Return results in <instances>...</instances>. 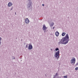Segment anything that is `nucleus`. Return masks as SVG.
<instances>
[{"label":"nucleus","instance_id":"nucleus-1","mask_svg":"<svg viewBox=\"0 0 78 78\" xmlns=\"http://www.w3.org/2000/svg\"><path fill=\"white\" fill-rule=\"evenodd\" d=\"M69 35L67 34L65 37L63 38L62 39H61L59 42H58V44H66L68 43L69 42Z\"/></svg>","mask_w":78,"mask_h":78},{"label":"nucleus","instance_id":"nucleus-5","mask_svg":"<svg viewBox=\"0 0 78 78\" xmlns=\"http://www.w3.org/2000/svg\"><path fill=\"white\" fill-rule=\"evenodd\" d=\"M47 29V27L45 26V25H44L43 26V30H46Z\"/></svg>","mask_w":78,"mask_h":78},{"label":"nucleus","instance_id":"nucleus-8","mask_svg":"<svg viewBox=\"0 0 78 78\" xmlns=\"http://www.w3.org/2000/svg\"><path fill=\"white\" fill-rule=\"evenodd\" d=\"M55 34L56 36H59V32H55Z\"/></svg>","mask_w":78,"mask_h":78},{"label":"nucleus","instance_id":"nucleus-12","mask_svg":"<svg viewBox=\"0 0 78 78\" xmlns=\"http://www.w3.org/2000/svg\"><path fill=\"white\" fill-rule=\"evenodd\" d=\"M59 50V49L58 48H56V49H55V51H58V50Z\"/></svg>","mask_w":78,"mask_h":78},{"label":"nucleus","instance_id":"nucleus-15","mask_svg":"<svg viewBox=\"0 0 78 78\" xmlns=\"http://www.w3.org/2000/svg\"><path fill=\"white\" fill-rule=\"evenodd\" d=\"M2 40V38L1 37H0V41Z\"/></svg>","mask_w":78,"mask_h":78},{"label":"nucleus","instance_id":"nucleus-19","mask_svg":"<svg viewBox=\"0 0 78 78\" xmlns=\"http://www.w3.org/2000/svg\"><path fill=\"white\" fill-rule=\"evenodd\" d=\"M55 28V27H53V30Z\"/></svg>","mask_w":78,"mask_h":78},{"label":"nucleus","instance_id":"nucleus-3","mask_svg":"<svg viewBox=\"0 0 78 78\" xmlns=\"http://www.w3.org/2000/svg\"><path fill=\"white\" fill-rule=\"evenodd\" d=\"M55 56L56 58H57L58 56V58L59 57V51H58L57 52H56Z\"/></svg>","mask_w":78,"mask_h":78},{"label":"nucleus","instance_id":"nucleus-20","mask_svg":"<svg viewBox=\"0 0 78 78\" xmlns=\"http://www.w3.org/2000/svg\"><path fill=\"white\" fill-rule=\"evenodd\" d=\"M1 41H0V45L1 44Z\"/></svg>","mask_w":78,"mask_h":78},{"label":"nucleus","instance_id":"nucleus-9","mask_svg":"<svg viewBox=\"0 0 78 78\" xmlns=\"http://www.w3.org/2000/svg\"><path fill=\"white\" fill-rule=\"evenodd\" d=\"M65 35H66V33L64 32L62 33V36H65Z\"/></svg>","mask_w":78,"mask_h":78},{"label":"nucleus","instance_id":"nucleus-11","mask_svg":"<svg viewBox=\"0 0 78 78\" xmlns=\"http://www.w3.org/2000/svg\"><path fill=\"white\" fill-rule=\"evenodd\" d=\"M64 78H67V76H64Z\"/></svg>","mask_w":78,"mask_h":78},{"label":"nucleus","instance_id":"nucleus-17","mask_svg":"<svg viewBox=\"0 0 78 78\" xmlns=\"http://www.w3.org/2000/svg\"><path fill=\"white\" fill-rule=\"evenodd\" d=\"M12 10V8L10 10Z\"/></svg>","mask_w":78,"mask_h":78},{"label":"nucleus","instance_id":"nucleus-4","mask_svg":"<svg viewBox=\"0 0 78 78\" xmlns=\"http://www.w3.org/2000/svg\"><path fill=\"white\" fill-rule=\"evenodd\" d=\"M25 22L26 23H28L30 22V20H28V18H26L25 20Z\"/></svg>","mask_w":78,"mask_h":78},{"label":"nucleus","instance_id":"nucleus-18","mask_svg":"<svg viewBox=\"0 0 78 78\" xmlns=\"http://www.w3.org/2000/svg\"><path fill=\"white\" fill-rule=\"evenodd\" d=\"M44 6V4H42V6Z\"/></svg>","mask_w":78,"mask_h":78},{"label":"nucleus","instance_id":"nucleus-13","mask_svg":"<svg viewBox=\"0 0 78 78\" xmlns=\"http://www.w3.org/2000/svg\"><path fill=\"white\" fill-rule=\"evenodd\" d=\"M75 70H78V67H76L75 68Z\"/></svg>","mask_w":78,"mask_h":78},{"label":"nucleus","instance_id":"nucleus-10","mask_svg":"<svg viewBox=\"0 0 78 78\" xmlns=\"http://www.w3.org/2000/svg\"><path fill=\"white\" fill-rule=\"evenodd\" d=\"M53 25H54V23H52L51 24V27H52Z\"/></svg>","mask_w":78,"mask_h":78},{"label":"nucleus","instance_id":"nucleus-7","mask_svg":"<svg viewBox=\"0 0 78 78\" xmlns=\"http://www.w3.org/2000/svg\"><path fill=\"white\" fill-rule=\"evenodd\" d=\"M12 4L11 2H9L8 4V6L9 7H10V6H12Z\"/></svg>","mask_w":78,"mask_h":78},{"label":"nucleus","instance_id":"nucleus-21","mask_svg":"<svg viewBox=\"0 0 78 78\" xmlns=\"http://www.w3.org/2000/svg\"><path fill=\"white\" fill-rule=\"evenodd\" d=\"M15 14L16 15V12H15Z\"/></svg>","mask_w":78,"mask_h":78},{"label":"nucleus","instance_id":"nucleus-2","mask_svg":"<svg viewBox=\"0 0 78 78\" xmlns=\"http://www.w3.org/2000/svg\"><path fill=\"white\" fill-rule=\"evenodd\" d=\"M76 61V60H75V58H73L70 60V63L71 64H75Z\"/></svg>","mask_w":78,"mask_h":78},{"label":"nucleus","instance_id":"nucleus-16","mask_svg":"<svg viewBox=\"0 0 78 78\" xmlns=\"http://www.w3.org/2000/svg\"><path fill=\"white\" fill-rule=\"evenodd\" d=\"M58 75V73H56L55 74V75L56 76Z\"/></svg>","mask_w":78,"mask_h":78},{"label":"nucleus","instance_id":"nucleus-6","mask_svg":"<svg viewBox=\"0 0 78 78\" xmlns=\"http://www.w3.org/2000/svg\"><path fill=\"white\" fill-rule=\"evenodd\" d=\"M29 46L28 47V48L29 50H31V49H32L33 48V46L31 44H29Z\"/></svg>","mask_w":78,"mask_h":78},{"label":"nucleus","instance_id":"nucleus-14","mask_svg":"<svg viewBox=\"0 0 78 78\" xmlns=\"http://www.w3.org/2000/svg\"><path fill=\"white\" fill-rule=\"evenodd\" d=\"M26 48H28V45H26Z\"/></svg>","mask_w":78,"mask_h":78}]
</instances>
